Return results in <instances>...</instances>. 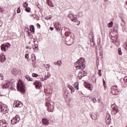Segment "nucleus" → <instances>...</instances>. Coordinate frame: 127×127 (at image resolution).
<instances>
[{
	"instance_id": "nucleus-31",
	"label": "nucleus",
	"mask_w": 127,
	"mask_h": 127,
	"mask_svg": "<svg viewBox=\"0 0 127 127\" xmlns=\"http://www.w3.org/2000/svg\"><path fill=\"white\" fill-rule=\"evenodd\" d=\"M28 36L30 39H32L33 38V36L32 35V34H31V33L29 32H28Z\"/></svg>"
},
{
	"instance_id": "nucleus-13",
	"label": "nucleus",
	"mask_w": 127,
	"mask_h": 127,
	"mask_svg": "<svg viewBox=\"0 0 127 127\" xmlns=\"http://www.w3.org/2000/svg\"><path fill=\"white\" fill-rule=\"evenodd\" d=\"M89 37L91 46L93 48L95 47V43H94V36H93V35H89Z\"/></svg>"
},
{
	"instance_id": "nucleus-52",
	"label": "nucleus",
	"mask_w": 127,
	"mask_h": 127,
	"mask_svg": "<svg viewBox=\"0 0 127 127\" xmlns=\"http://www.w3.org/2000/svg\"><path fill=\"white\" fill-rule=\"evenodd\" d=\"M32 16H33V17H36V15L33 14H32Z\"/></svg>"
},
{
	"instance_id": "nucleus-7",
	"label": "nucleus",
	"mask_w": 127,
	"mask_h": 127,
	"mask_svg": "<svg viewBox=\"0 0 127 127\" xmlns=\"http://www.w3.org/2000/svg\"><path fill=\"white\" fill-rule=\"evenodd\" d=\"M1 86L2 89H7V88H9V89H11V88H12V85H11L10 82L8 81H6L5 84H2Z\"/></svg>"
},
{
	"instance_id": "nucleus-51",
	"label": "nucleus",
	"mask_w": 127,
	"mask_h": 127,
	"mask_svg": "<svg viewBox=\"0 0 127 127\" xmlns=\"http://www.w3.org/2000/svg\"><path fill=\"white\" fill-rule=\"evenodd\" d=\"M103 85H106V81H105V79H103Z\"/></svg>"
},
{
	"instance_id": "nucleus-35",
	"label": "nucleus",
	"mask_w": 127,
	"mask_h": 127,
	"mask_svg": "<svg viewBox=\"0 0 127 127\" xmlns=\"http://www.w3.org/2000/svg\"><path fill=\"white\" fill-rule=\"evenodd\" d=\"M118 54H119L120 55H122V54H123V53H122V49H118Z\"/></svg>"
},
{
	"instance_id": "nucleus-40",
	"label": "nucleus",
	"mask_w": 127,
	"mask_h": 127,
	"mask_svg": "<svg viewBox=\"0 0 127 127\" xmlns=\"http://www.w3.org/2000/svg\"><path fill=\"white\" fill-rule=\"evenodd\" d=\"M3 23V22L1 20V19H0V28H1V26H2Z\"/></svg>"
},
{
	"instance_id": "nucleus-33",
	"label": "nucleus",
	"mask_w": 127,
	"mask_h": 127,
	"mask_svg": "<svg viewBox=\"0 0 127 127\" xmlns=\"http://www.w3.org/2000/svg\"><path fill=\"white\" fill-rule=\"evenodd\" d=\"M30 31L32 32H34V31H35L34 26H31L30 27Z\"/></svg>"
},
{
	"instance_id": "nucleus-18",
	"label": "nucleus",
	"mask_w": 127,
	"mask_h": 127,
	"mask_svg": "<svg viewBox=\"0 0 127 127\" xmlns=\"http://www.w3.org/2000/svg\"><path fill=\"white\" fill-rule=\"evenodd\" d=\"M42 123L43 124H44L45 126H47L48 125H49V120H48L46 118H44L42 120Z\"/></svg>"
},
{
	"instance_id": "nucleus-12",
	"label": "nucleus",
	"mask_w": 127,
	"mask_h": 127,
	"mask_svg": "<svg viewBox=\"0 0 127 127\" xmlns=\"http://www.w3.org/2000/svg\"><path fill=\"white\" fill-rule=\"evenodd\" d=\"M13 107H15V108H21L22 107V103L20 101H15Z\"/></svg>"
},
{
	"instance_id": "nucleus-23",
	"label": "nucleus",
	"mask_w": 127,
	"mask_h": 127,
	"mask_svg": "<svg viewBox=\"0 0 127 127\" xmlns=\"http://www.w3.org/2000/svg\"><path fill=\"white\" fill-rule=\"evenodd\" d=\"M67 88H68V89L70 90L71 94H73V93L75 92V88H74V87H73V86H72L71 85H67Z\"/></svg>"
},
{
	"instance_id": "nucleus-1",
	"label": "nucleus",
	"mask_w": 127,
	"mask_h": 127,
	"mask_svg": "<svg viewBox=\"0 0 127 127\" xmlns=\"http://www.w3.org/2000/svg\"><path fill=\"white\" fill-rule=\"evenodd\" d=\"M63 30H65V31L64 35L65 36H66V42H68L69 43L68 45H71V44L74 43V41H75V40L74 39V34L69 32L70 31V29H68L67 27L62 28L61 33H62V31H63Z\"/></svg>"
},
{
	"instance_id": "nucleus-24",
	"label": "nucleus",
	"mask_w": 127,
	"mask_h": 127,
	"mask_svg": "<svg viewBox=\"0 0 127 127\" xmlns=\"http://www.w3.org/2000/svg\"><path fill=\"white\" fill-rule=\"evenodd\" d=\"M54 64L55 65H57L59 67L61 66V65H62V62L61 61H58L57 62H54Z\"/></svg>"
},
{
	"instance_id": "nucleus-8",
	"label": "nucleus",
	"mask_w": 127,
	"mask_h": 127,
	"mask_svg": "<svg viewBox=\"0 0 127 127\" xmlns=\"http://www.w3.org/2000/svg\"><path fill=\"white\" fill-rule=\"evenodd\" d=\"M20 121V118H19V116L18 115H16L14 118L11 121V124L12 125H15V124H17Z\"/></svg>"
},
{
	"instance_id": "nucleus-16",
	"label": "nucleus",
	"mask_w": 127,
	"mask_h": 127,
	"mask_svg": "<svg viewBox=\"0 0 127 127\" xmlns=\"http://www.w3.org/2000/svg\"><path fill=\"white\" fill-rule=\"evenodd\" d=\"M7 127V124H6V122L5 120H0V127Z\"/></svg>"
},
{
	"instance_id": "nucleus-15",
	"label": "nucleus",
	"mask_w": 127,
	"mask_h": 127,
	"mask_svg": "<svg viewBox=\"0 0 127 127\" xmlns=\"http://www.w3.org/2000/svg\"><path fill=\"white\" fill-rule=\"evenodd\" d=\"M109 36L110 37H111V39L112 40H116L117 42V39H118V36H117V35H114V32H111L110 33Z\"/></svg>"
},
{
	"instance_id": "nucleus-53",
	"label": "nucleus",
	"mask_w": 127,
	"mask_h": 127,
	"mask_svg": "<svg viewBox=\"0 0 127 127\" xmlns=\"http://www.w3.org/2000/svg\"><path fill=\"white\" fill-rule=\"evenodd\" d=\"M50 30H51V31H52V30H53V29H54V28H53V27H51L50 28Z\"/></svg>"
},
{
	"instance_id": "nucleus-20",
	"label": "nucleus",
	"mask_w": 127,
	"mask_h": 127,
	"mask_svg": "<svg viewBox=\"0 0 127 127\" xmlns=\"http://www.w3.org/2000/svg\"><path fill=\"white\" fill-rule=\"evenodd\" d=\"M85 76H87V73H82L81 72H79L78 74V78L80 79H82L83 77H85Z\"/></svg>"
},
{
	"instance_id": "nucleus-34",
	"label": "nucleus",
	"mask_w": 127,
	"mask_h": 127,
	"mask_svg": "<svg viewBox=\"0 0 127 127\" xmlns=\"http://www.w3.org/2000/svg\"><path fill=\"white\" fill-rule=\"evenodd\" d=\"M123 47L127 51V42L124 44Z\"/></svg>"
},
{
	"instance_id": "nucleus-46",
	"label": "nucleus",
	"mask_w": 127,
	"mask_h": 127,
	"mask_svg": "<svg viewBox=\"0 0 127 127\" xmlns=\"http://www.w3.org/2000/svg\"><path fill=\"white\" fill-rule=\"evenodd\" d=\"M38 76V74H36V73H33L32 74V77H37Z\"/></svg>"
},
{
	"instance_id": "nucleus-42",
	"label": "nucleus",
	"mask_w": 127,
	"mask_h": 127,
	"mask_svg": "<svg viewBox=\"0 0 127 127\" xmlns=\"http://www.w3.org/2000/svg\"><path fill=\"white\" fill-rule=\"evenodd\" d=\"M20 11H21L20 10V7H19L17 10V13H20Z\"/></svg>"
},
{
	"instance_id": "nucleus-30",
	"label": "nucleus",
	"mask_w": 127,
	"mask_h": 127,
	"mask_svg": "<svg viewBox=\"0 0 127 127\" xmlns=\"http://www.w3.org/2000/svg\"><path fill=\"white\" fill-rule=\"evenodd\" d=\"M106 120H112V118H111V115H110V114H107L106 115V117L105 119Z\"/></svg>"
},
{
	"instance_id": "nucleus-3",
	"label": "nucleus",
	"mask_w": 127,
	"mask_h": 127,
	"mask_svg": "<svg viewBox=\"0 0 127 127\" xmlns=\"http://www.w3.org/2000/svg\"><path fill=\"white\" fill-rule=\"evenodd\" d=\"M53 105H54V103L51 101V99H50V98H46V106L48 112L53 113V110H54V106H53Z\"/></svg>"
},
{
	"instance_id": "nucleus-60",
	"label": "nucleus",
	"mask_w": 127,
	"mask_h": 127,
	"mask_svg": "<svg viewBox=\"0 0 127 127\" xmlns=\"http://www.w3.org/2000/svg\"><path fill=\"white\" fill-rule=\"evenodd\" d=\"M28 48H29V47H28V46H26V49H28Z\"/></svg>"
},
{
	"instance_id": "nucleus-19",
	"label": "nucleus",
	"mask_w": 127,
	"mask_h": 127,
	"mask_svg": "<svg viewBox=\"0 0 127 127\" xmlns=\"http://www.w3.org/2000/svg\"><path fill=\"white\" fill-rule=\"evenodd\" d=\"M6 58H5V56L3 54H1L0 55V62L3 63L5 61V60Z\"/></svg>"
},
{
	"instance_id": "nucleus-5",
	"label": "nucleus",
	"mask_w": 127,
	"mask_h": 127,
	"mask_svg": "<svg viewBox=\"0 0 127 127\" xmlns=\"http://www.w3.org/2000/svg\"><path fill=\"white\" fill-rule=\"evenodd\" d=\"M67 16L68 17L70 18L71 21H73L74 22H75V24H76V25H79V24H80V21L78 20V19H77V18L74 17L73 14L69 13L68 14Z\"/></svg>"
},
{
	"instance_id": "nucleus-38",
	"label": "nucleus",
	"mask_w": 127,
	"mask_h": 127,
	"mask_svg": "<svg viewBox=\"0 0 127 127\" xmlns=\"http://www.w3.org/2000/svg\"><path fill=\"white\" fill-rule=\"evenodd\" d=\"M23 6L25 7H27V6H28V3L27 2H25L23 4Z\"/></svg>"
},
{
	"instance_id": "nucleus-39",
	"label": "nucleus",
	"mask_w": 127,
	"mask_h": 127,
	"mask_svg": "<svg viewBox=\"0 0 127 127\" xmlns=\"http://www.w3.org/2000/svg\"><path fill=\"white\" fill-rule=\"evenodd\" d=\"M4 78L3 77V75L2 74L0 73V80H3Z\"/></svg>"
},
{
	"instance_id": "nucleus-25",
	"label": "nucleus",
	"mask_w": 127,
	"mask_h": 127,
	"mask_svg": "<svg viewBox=\"0 0 127 127\" xmlns=\"http://www.w3.org/2000/svg\"><path fill=\"white\" fill-rule=\"evenodd\" d=\"M85 87L87 89H88L89 90H91V84L87 82L86 83H85Z\"/></svg>"
},
{
	"instance_id": "nucleus-54",
	"label": "nucleus",
	"mask_w": 127,
	"mask_h": 127,
	"mask_svg": "<svg viewBox=\"0 0 127 127\" xmlns=\"http://www.w3.org/2000/svg\"><path fill=\"white\" fill-rule=\"evenodd\" d=\"M37 27H39V28H40V24L39 23L37 24Z\"/></svg>"
},
{
	"instance_id": "nucleus-2",
	"label": "nucleus",
	"mask_w": 127,
	"mask_h": 127,
	"mask_svg": "<svg viewBox=\"0 0 127 127\" xmlns=\"http://www.w3.org/2000/svg\"><path fill=\"white\" fill-rule=\"evenodd\" d=\"M85 60L84 58H80L79 60L75 63V66L76 69L84 70L86 67V64L84 63Z\"/></svg>"
},
{
	"instance_id": "nucleus-49",
	"label": "nucleus",
	"mask_w": 127,
	"mask_h": 127,
	"mask_svg": "<svg viewBox=\"0 0 127 127\" xmlns=\"http://www.w3.org/2000/svg\"><path fill=\"white\" fill-rule=\"evenodd\" d=\"M124 82H127V76H125L124 79Z\"/></svg>"
},
{
	"instance_id": "nucleus-14",
	"label": "nucleus",
	"mask_w": 127,
	"mask_h": 127,
	"mask_svg": "<svg viewBox=\"0 0 127 127\" xmlns=\"http://www.w3.org/2000/svg\"><path fill=\"white\" fill-rule=\"evenodd\" d=\"M34 85L36 89H40L41 88V82L39 81H36L34 82Z\"/></svg>"
},
{
	"instance_id": "nucleus-47",
	"label": "nucleus",
	"mask_w": 127,
	"mask_h": 127,
	"mask_svg": "<svg viewBox=\"0 0 127 127\" xmlns=\"http://www.w3.org/2000/svg\"><path fill=\"white\" fill-rule=\"evenodd\" d=\"M28 57H29V56L28 55V54L26 55L25 56V59H27V60H28Z\"/></svg>"
},
{
	"instance_id": "nucleus-48",
	"label": "nucleus",
	"mask_w": 127,
	"mask_h": 127,
	"mask_svg": "<svg viewBox=\"0 0 127 127\" xmlns=\"http://www.w3.org/2000/svg\"><path fill=\"white\" fill-rule=\"evenodd\" d=\"M34 46H35V48H34V49H37V48H38V45L35 44Z\"/></svg>"
},
{
	"instance_id": "nucleus-32",
	"label": "nucleus",
	"mask_w": 127,
	"mask_h": 127,
	"mask_svg": "<svg viewBox=\"0 0 127 127\" xmlns=\"http://www.w3.org/2000/svg\"><path fill=\"white\" fill-rule=\"evenodd\" d=\"M26 79H27V81H32L33 79L30 78L29 75H26Z\"/></svg>"
},
{
	"instance_id": "nucleus-50",
	"label": "nucleus",
	"mask_w": 127,
	"mask_h": 127,
	"mask_svg": "<svg viewBox=\"0 0 127 127\" xmlns=\"http://www.w3.org/2000/svg\"><path fill=\"white\" fill-rule=\"evenodd\" d=\"M40 80L42 81V82H43V81H45V77H44V78H42V77H41L40 78Z\"/></svg>"
},
{
	"instance_id": "nucleus-17",
	"label": "nucleus",
	"mask_w": 127,
	"mask_h": 127,
	"mask_svg": "<svg viewBox=\"0 0 127 127\" xmlns=\"http://www.w3.org/2000/svg\"><path fill=\"white\" fill-rule=\"evenodd\" d=\"M0 111L2 114H5L6 113H7V108L3 105L0 109Z\"/></svg>"
},
{
	"instance_id": "nucleus-9",
	"label": "nucleus",
	"mask_w": 127,
	"mask_h": 127,
	"mask_svg": "<svg viewBox=\"0 0 127 127\" xmlns=\"http://www.w3.org/2000/svg\"><path fill=\"white\" fill-rule=\"evenodd\" d=\"M10 45L9 43H7L5 45L3 44L1 46V50L2 51L5 52L7 50V49L9 47Z\"/></svg>"
},
{
	"instance_id": "nucleus-56",
	"label": "nucleus",
	"mask_w": 127,
	"mask_h": 127,
	"mask_svg": "<svg viewBox=\"0 0 127 127\" xmlns=\"http://www.w3.org/2000/svg\"><path fill=\"white\" fill-rule=\"evenodd\" d=\"M97 102L98 103H100L101 102V100L100 99H99L98 100H97Z\"/></svg>"
},
{
	"instance_id": "nucleus-62",
	"label": "nucleus",
	"mask_w": 127,
	"mask_h": 127,
	"mask_svg": "<svg viewBox=\"0 0 127 127\" xmlns=\"http://www.w3.org/2000/svg\"><path fill=\"white\" fill-rule=\"evenodd\" d=\"M93 0V1H94V2L97 1V0Z\"/></svg>"
},
{
	"instance_id": "nucleus-43",
	"label": "nucleus",
	"mask_w": 127,
	"mask_h": 127,
	"mask_svg": "<svg viewBox=\"0 0 127 127\" xmlns=\"http://www.w3.org/2000/svg\"><path fill=\"white\" fill-rule=\"evenodd\" d=\"M25 10L27 12H29L30 11V8L26 7Z\"/></svg>"
},
{
	"instance_id": "nucleus-36",
	"label": "nucleus",
	"mask_w": 127,
	"mask_h": 127,
	"mask_svg": "<svg viewBox=\"0 0 127 127\" xmlns=\"http://www.w3.org/2000/svg\"><path fill=\"white\" fill-rule=\"evenodd\" d=\"M46 66H47V67H46L47 70L49 71V69H50V65L49 64H46Z\"/></svg>"
},
{
	"instance_id": "nucleus-45",
	"label": "nucleus",
	"mask_w": 127,
	"mask_h": 127,
	"mask_svg": "<svg viewBox=\"0 0 127 127\" xmlns=\"http://www.w3.org/2000/svg\"><path fill=\"white\" fill-rule=\"evenodd\" d=\"M99 73L98 74H99V76L101 77V76H102V73H101L102 72V70L101 69H99Z\"/></svg>"
},
{
	"instance_id": "nucleus-44",
	"label": "nucleus",
	"mask_w": 127,
	"mask_h": 127,
	"mask_svg": "<svg viewBox=\"0 0 127 127\" xmlns=\"http://www.w3.org/2000/svg\"><path fill=\"white\" fill-rule=\"evenodd\" d=\"M91 100H92V102H93L94 103H96L97 100H96V98H91Z\"/></svg>"
},
{
	"instance_id": "nucleus-58",
	"label": "nucleus",
	"mask_w": 127,
	"mask_h": 127,
	"mask_svg": "<svg viewBox=\"0 0 127 127\" xmlns=\"http://www.w3.org/2000/svg\"><path fill=\"white\" fill-rule=\"evenodd\" d=\"M33 42L34 43H35V42H36V40H35V39H34Z\"/></svg>"
},
{
	"instance_id": "nucleus-28",
	"label": "nucleus",
	"mask_w": 127,
	"mask_h": 127,
	"mask_svg": "<svg viewBox=\"0 0 127 127\" xmlns=\"http://www.w3.org/2000/svg\"><path fill=\"white\" fill-rule=\"evenodd\" d=\"M96 125L98 127H104V125H103V124H102V123H101L100 122H97L96 123Z\"/></svg>"
},
{
	"instance_id": "nucleus-21",
	"label": "nucleus",
	"mask_w": 127,
	"mask_h": 127,
	"mask_svg": "<svg viewBox=\"0 0 127 127\" xmlns=\"http://www.w3.org/2000/svg\"><path fill=\"white\" fill-rule=\"evenodd\" d=\"M98 115H99L98 113H96V114H94L91 115L90 117H91V118L92 120H94V121H96V120L98 119Z\"/></svg>"
},
{
	"instance_id": "nucleus-37",
	"label": "nucleus",
	"mask_w": 127,
	"mask_h": 127,
	"mask_svg": "<svg viewBox=\"0 0 127 127\" xmlns=\"http://www.w3.org/2000/svg\"><path fill=\"white\" fill-rule=\"evenodd\" d=\"M114 24V23H113V22H110L109 24H108V27H113V25Z\"/></svg>"
},
{
	"instance_id": "nucleus-57",
	"label": "nucleus",
	"mask_w": 127,
	"mask_h": 127,
	"mask_svg": "<svg viewBox=\"0 0 127 127\" xmlns=\"http://www.w3.org/2000/svg\"><path fill=\"white\" fill-rule=\"evenodd\" d=\"M104 90H107V87L106 86V85H104Z\"/></svg>"
},
{
	"instance_id": "nucleus-61",
	"label": "nucleus",
	"mask_w": 127,
	"mask_h": 127,
	"mask_svg": "<svg viewBox=\"0 0 127 127\" xmlns=\"http://www.w3.org/2000/svg\"><path fill=\"white\" fill-rule=\"evenodd\" d=\"M47 19H51V17H49L47 18Z\"/></svg>"
},
{
	"instance_id": "nucleus-29",
	"label": "nucleus",
	"mask_w": 127,
	"mask_h": 127,
	"mask_svg": "<svg viewBox=\"0 0 127 127\" xmlns=\"http://www.w3.org/2000/svg\"><path fill=\"white\" fill-rule=\"evenodd\" d=\"M75 90H79V83L76 82L74 85Z\"/></svg>"
},
{
	"instance_id": "nucleus-63",
	"label": "nucleus",
	"mask_w": 127,
	"mask_h": 127,
	"mask_svg": "<svg viewBox=\"0 0 127 127\" xmlns=\"http://www.w3.org/2000/svg\"><path fill=\"white\" fill-rule=\"evenodd\" d=\"M34 57H35V59H36V57H35V55H34Z\"/></svg>"
},
{
	"instance_id": "nucleus-27",
	"label": "nucleus",
	"mask_w": 127,
	"mask_h": 127,
	"mask_svg": "<svg viewBox=\"0 0 127 127\" xmlns=\"http://www.w3.org/2000/svg\"><path fill=\"white\" fill-rule=\"evenodd\" d=\"M106 124L107 126H110L112 124V119L106 120Z\"/></svg>"
},
{
	"instance_id": "nucleus-26",
	"label": "nucleus",
	"mask_w": 127,
	"mask_h": 127,
	"mask_svg": "<svg viewBox=\"0 0 127 127\" xmlns=\"http://www.w3.org/2000/svg\"><path fill=\"white\" fill-rule=\"evenodd\" d=\"M51 77V74L49 72H47V73L45 76V79L47 80L49 78H50Z\"/></svg>"
},
{
	"instance_id": "nucleus-10",
	"label": "nucleus",
	"mask_w": 127,
	"mask_h": 127,
	"mask_svg": "<svg viewBox=\"0 0 127 127\" xmlns=\"http://www.w3.org/2000/svg\"><path fill=\"white\" fill-rule=\"evenodd\" d=\"M54 26L57 30L60 31L61 30V25L59 23V22H55L54 23Z\"/></svg>"
},
{
	"instance_id": "nucleus-41",
	"label": "nucleus",
	"mask_w": 127,
	"mask_h": 127,
	"mask_svg": "<svg viewBox=\"0 0 127 127\" xmlns=\"http://www.w3.org/2000/svg\"><path fill=\"white\" fill-rule=\"evenodd\" d=\"M0 12H1V13H3V12H4V9L0 7Z\"/></svg>"
},
{
	"instance_id": "nucleus-64",
	"label": "nucleus",
	"mask_w": 127,
	"mask_h": 127,
	"mask_svg": "<svg viewBox=\"0 0 127 127\" xmlns=\"http://www.w3.org/2000/svg\"><path fill=\"white\" fill-rule=\"evenodd\" d=\"M29 44H30V43H31V42H29Z\"/></svg>"
},
{
	"instance_id": "nucleus-22",
	"label": "nucleus",
	"mask_w": 127,
	"mask_h": 127,
	"mask_svg": "<svg viewBox=\"0 0 127 127\" xmlns=\"http://www.w3.org/2000/svg\"><path fill=\"white\" fill-rule=\"evenodd\" d=\"M46 2L50 7H54V5L50 0H46Z\"/></svg>"
},
{
	"instance_id": "nucleus-11",
	"label": "nucleus",
	"mask_w": 127,
	"mask_h": 127,
	"mask_svg": "<svg viewBox=\"0 0 127 127\" xmlns=\"http://www.w3.org/2000/svg\"><path fill=\"white\" fill-rule=\"evenodd\" d=\"M111 108L113 109L112 113L114 115H116L117 113L119 112L118 110V107L116 106V104H113L111 106Z\"/></svg>"
},
{
	"instance_id": "nucleus-55",
	"label": "nucleus",
	"mask_w": 127,
	"mask_h": 127,
	"mask_svg": "<svg viewBox=\"0 0 127 127\" xmlns=\"http://www.w3.org/2000/svg\"><path fill=\"white\" fill-rule=\"evenodd\" d=\"M3 105H1V103L0 102V110L1 109V107Z\"/></svg>"
},
{
	"instance_id": "nucleus-6",
	"label": "nucleus",
	"mask_w": 127,
	"mask_h": 127,
	"mask_svg": "<svg viewBox=\"0 0 127 127\" xmlns=\"http://www.w3.org/2000/svg\"><path fill=\"white\" fill-rule=\"evenodd\" d=\"M111 94L112 95H117L119 94L120 92V89L118 88V86H112L111 90Z\"/></svg>"
},
{
	"instance_id": "nucleus-59",
	"label": "nucleus",
	"mask_w": 127,
	"mask_h": 127,
	"mask_svg": "<svg viewBox=\"0 0 127 127\" xmlns=\"http://www.w3.org/2000/svg\"><path fill=\"white\" fill-rule=\"evenodd\" d=\"M83 74H87V72H86V71H85V70H83Z\"/></svg>"
},
{
	"instance_id": "nucleus-4",
	"label": "nucleus",
	"mask_w": 127,
	"mask_h": 127,
	"mask_svg": "<svg viewBox=\"0 0 127 127\" xmlns=\"http://www.w3.org/2000/svg\"><path fill=\"white\" fill-rule=\"evenodd\" d=\"M17 90L21 93L24 94L25 93V86L22 81H20L17 83Z\"/></svg>"
}]
</instances>
